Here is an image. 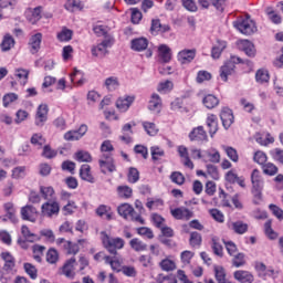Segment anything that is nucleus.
I'll list each match as a JSON object with an SVG mask.
<instances>
[{"instance_id": "4be33fe9", "label": "nucleus", "mask_w": 283, "mask_h": 283, "mask_svg": "<svg viewBox=\"0 0 283 283\" xmlns=\"http://www.w3.org/2000/svg\"><path fill=\"white\" fill-rule=\"evenodd\" d=\"M234 280L241 283H253V274L249 271L239 270L234 272Z\"/></svg>"}, {"instance_id": "393cba45", "label": "nucleus", "mask_w": 283, "mask_h": 283, "mask_svg": "<svg viewBox=\"0 0 283 283\" xmlns=\"http://www.w3.org/2000/svg\"><path fill=\"white\" fill-rule=\"evenodd\" d=\"M149 45V40L146 38H137L132 40V50L135 52H143Z\"/></svg>"}, {"instance_id": "ea45409f", "label": "nucleus", "mask_w": 283, "mask_h": 283, "mask_svg": "<svg viewBox=\"0 0 283 283\" xmlns=\"http://www.w3.org/2000/svg\"><path fill=\"white\" fill-rule=\"evenodd\" d=\"M129 244L134 251H137V252L147 251V244L142 240H139L138 238L132 239Z\"/></svg>"}, {"instance_id": "bb28decb", "label": "nucleus", "mask_w": 283, "mask_h": 283, "mask_svg": "<svg viewBox=\"0 0 283 283\" xmlns=\"http://www.w3.org/2000/svg\"><path fill=\"white\" fill-rule=\"evenodd\" d=\"M206 123L209 129V134L211 138H213V135L218 133V117L216 115H209Z\"/></svg>"}, {"instance_id": "0eeeda50", "label": "nucleus", "mask_w": 283, "mask_h": 283, "mask_svg": "<svg viewBox=\"0 0 283 283\" xmlns=\"http://www.w3.org/2000/svg\"><path fill=\"white\" fill-rule=\"evenodd\" d=\"M41 209L43 216H46V218H52V216H59V212L61 211V206H59L56 199H53L51 201L44 202Z\"/></svg>"}, {"instance_id": "7ed1b4c3", "label": "nucleus", "mask_w": 283, "mask_h": 283, "mask_svg": "<svg viewBox=\"0 0 283 283\" xmlns=\"http://www.w3.org/2000/svg\"><path fill=\"white\" fill-rule=\"evenodd\" d=\"M238 63H242V59L233 55L220 67V78L227 83L229 81V76H233L235 74V65Z\"/></svg>"}, {"instance_id": "c03bdc74", "label": "nucleus", "mask_w": 283, "mask_h": 283, "mask_svg": "<svg viewBox=\"0 0 283 283\" xmlns=\"http://www.w3.org/2000/svg\"><path fill=\"white\" fill-rule=\"evenodd\" d=\"M222 149L226 151L228 158L232 160V163H238L240 157L238 156V150L231 146H222Z\"/></svg>"}, {"instance_id": "9d476101", "label": "nucleus", "mask_w": 283, "mask_h": 283, "mask_svg": "<svg viewBox=\"0 0 283 283\" xmlns=\"http://www.w3.org/2000/svg\"><path fill=\"white\" fill-rule=\"evenodd\" d=\"M87 134V125L82 124L77 130H69L64 134V140H81Z\"/></svg>"}, {"instance_id": "1a4fd4ad", "label": "nucleus", "mask_w": 283, "mask_h": 283, "mask_svg": "<svg viewBox=\"0 0 283 283\" xmlns=\"http://www.w3.org/2000/svg\"><path fill=\"white\" fill-rule=\"evenodd\" d=\"M170 213L175 220H185L189 222L191 218H193V211L189 210V208L179 207L170 210Z\"/></svg>"}, {"instance_id": "c756f323", "label": "nucleus", "mask_w": 283, "mask_h": 283, "mask_svg": "<svg viewBox=\"0 0 283 283\" xmlns=\"http://www.w3.org/2000/svg\"><path fill=\"white\" fill-rule=\"evenodd\" d=\"M211 249L214 255H218L219 258H222V255H224L222 244L220 243V238H211Z\"/></svg>"}, {"instance_id": "412c9836", "label": "nucleus", "mask_w": 283, "mask_h": 283, "mask_svg": "<svg viewBox=\"0 0 283 283\" xmlns=\"http://www.w3.org/2000/svg\"><path fill=\"white\" fill-rule=\"evenodd\" d=\"M252 189H264V179L260 170L254 169L251 174Z\"/></svg>"}, {"instance_id": "4468645a", "label": "nucleus", "mask_w": 283, "mask_h": 283, "mask_svg": "<svg viewBox=\"0 0 283 283\" xmlns=\"http://www.w3.org/2000/svg\"><path fill=\"white\" fill-rule=\"evenodd\" d=\"M239 50L244 52L247 56L253 57L255 56V45L249 40H241L237 43Z\"/></svg>"}, {"instance_id": "a211bd4d", "label": "nucleus", "mask_w": 283, "mask_h": 283, "mask_svg": "<svg viewBox=\"0 0 283 283\" xmlns=\"http://www.w3.org/2000/svg\"><path fill=\"white\" fill-rule=\"evenodd\" d=\"M134 135V130L132 129V124H125L122 127V135L119 136V140L122 143H125V145H129V143H133L132 136Z\"/></svg>"}, {"instance_id": "13d9d810", "label": "nucleus", "mask_w": 283, "mask_h": 283, "mask_svg": "<svg viewBox=\"0 0 283 283\" xmlns=\"http://www.w3.org/2000/svg\"><path fill=\"white\" fill-rule=\"evenodd\" d=\"M41 7H36L33 9L31 15L28 18V20L34 25L38 21H41Z\"/></svg>"}, {"instance_id": "79ce46f5", "label": "nucleus", "mask_w": 283, "mask_h": 283, "mask_svg": "<svg viewBox=\"0 0 283 283\" xmlns=\"http://www.w3.org/2000/svg\"><path fill=\"white\" fill-rule=\"evenodd\" d=\"M4 211L7 213V218H9L11 222H18L17 216L14 214L15 213L14 203L12 202L4 203Z\"/></svg>"}, {"instance_id": "9b49d317", "label": "nucleus", "mask_w": 283, "mask_h": 283, "mask_svg": "<svg viewBox=\"0 0 283 283\" xmlns=\"http://www.w3.org/2000/svg\"><path fill=\"white\" fill-rule=\"evenodd\" d=\"M48 112H50V108L48 107V104H41L38 107L36 114H35V125L38 127H43L48 120Z\"/></svg>"}, {"instance_id": "72a5a7b5", "label": "nucleus", "mask_w": 283, "mask_h": 283, "mask_svg": "<svg viewBox=\"0 0 283 283\" xmlns=\"http://www.w3.org/2000/svg\"><path fill=\"white\" fill-rule=\"evenodd\" d=\"M104 85L108 92H115L117 87H120V82H118V77L111 76L105 80Z\"/></svg>"}, {"instance_id": "7c9ffc66", "label": "nucleus", "mask_w": 283, "mask_h": 283, "mask_svg": "<svg viewBox=\"0 0 283 283\" xmlns=\"http://www.w3.org/2000/svg\"><path fill=\"white\" fill-rule=\"evenodd\" d=\"M214 277L218 283H230L227 280V272L224 271V268H222L220 265L214 266Z\"/></svg>"}, {"instance_id": "f3484780", "label": "nucleus", "mask_w": 283, "mask_h": 283, "mask_svg": "<svg viewBox=\"0 0 283 283\" xmlns=\"http://www.w3.org/2000/svg\"><path fill=\"white\" fill-rule=\"evenodd\" d=\"M203 161L205 163H220V151L216 148H210L203 151Z\"/></svg>"}, {"instance_id": "f8f14e48", "label": "nucleus", "mask_w": 283, "mask_h": 283, "mask_svg": "<svg viewBox=\"0 0 283 283\" xmlns=\"http://www.w3.org/2000/svg\"><path fill=\"white\" fill-rule=\"evenodd\" d=\"M39 212L34 206H24L21 208L22 220H28L29 222H36Z\"/></svg>"}, {"instance_id": "e433bc0d", "label": "nucleus", "mask_w": 283, "mask_h": 283, "mask_svg": "<svg viewBox=\"0 0 283 283\" xmlns=\"http://www.w3.org/2000/svg\"><path fill=\"white\" fill-rule=\"evenodd\" d=\"M161 271L169 273L170 271H176V262L170 259H164L159 262Z\"/></svg>"}, {"instance_id": "e2e57ef3", "label": "nucleus", "mask_w": 283, "mask_h": 283, "mask_svg": "<svg viewBox=\"0 0 283 283\" xmlns=\"http://www.w3.org/2000/svg\"><path fill=\"white\" fill-rule=\"evenodd\" d=\"M170 180L175 182V185H185V175L180 171H175L170 175Z\"/></svg>"}, {"instance_id": "c9c22d12", "label": "nucleus", "mask_w": 283, "mask_h": 283, "mask_svg": "<svg viewBox=\"0 0 283 283\" xmlns=\"http://www.w3.org/2000/svg\"><path fill=\"white\" fill-rule=\"evenodd\" d=\"M12 48H14V38L10 34L4 35L1 43L2 52H9V50H12Z\"/></svg>"}, {"instance_id": "a19ab883", "label": "nucleus", "mask_w": 283, "mask_h": 283, "mask_svg": "<svg viewBox=\"0 0 283 283\" xmlns=\"http://www.w3.org/2000/svg\"><path fill=\"white\" fill-rule=\"evenodd\" d=\"M74 158L77 163H92V155L85 150H78L75 153Z\"/></svg>"}, {"instance_id": "4c0bfd02", "label": "nucleus", "mask_w": 283, "mask_h": 283, "mask_svg": "<svg viewBox=\"0 0 283 283\" xmlns=\"http://www.w3.org/2000/svg\"><path fill=\"white\" fill-rule=\"evenodd\" d=\"M150 32L157 34V32H169V25H164L160 23V20H153Z\"/></svg>"}, {"instance_id": "2f4dec72", "label": "nucleus", "mask_w": 283, "mask_h": 283, "mask_svg": "<svg viewBox=\"0 0 283 283\" xmlns=\"http://www.w3.org/2000/svg\"><path fill=\"white\" fill-rule=\"evenodd\" d=\"M40 193H41L42 198H44V200H46V201L56 200V197L54 196V188H52V187L41 186Z\"/></svg>"}, {"instance_id": "c85d7f7f", "label": "nucleus", "mask_w": 283, "mask_h": 283, "mask_svg": "<svg viewBox=\"0 0 283 283\" xmlns=\"http://www.w3.org/2000/svg\"><path fill=\"white\" fill-rule=\"evenodd\" d=\"M202 103L207 109H213L220 105V99L216 95L208 94L203 97Z\"/></svg>"}, {"instance_id": "8fccbe9b", "label": "nucleus", "mask_w": 283, "mask_h": 283, "mask_svg": "<svg viewBox=\"0 0 283 283\" xmlns=\"http://www.w3.org/2000/svg\"><path fill=\"white\" fill-rule=\"evenodd\" d=\"M44 251L45 247L39 244L33 245V260H35V262H41L43 260Z\"/></svg>"}, {"instance_id": "f257e3e1", "label": "nucleus", "mask_w": 283, "mask_h": 283, "mask_svg": "<svg viewBox=\"0 0 283 283\" xmlns=\"http://www.w3.org/2000/svg\"><path fill=\"white\" fill-rule=\"evenodd\" d=\"M117 212L124 220H130L132 222H139V224H145V219L140 217V213L134 210V207L129 203H122L117 208Z\"/></svg>"}, {"instance_id": "20e7f679", "label": "nucleus", "mask_w": 283, "mask_h": 283, "mask_svg": "<svg viewBox=\"0 0 283 283\" xmlns=\"http://www.w3.org/2000/svg\"><path fill=\"white\" fill-rule=\"evenodd\" d=\"M102 242L112 255H116V249H123L125 247V240L122 238H109L105 232H102Z\"/></svg>"}, {"instance_id": "052dcab7", "label": "nucleus", "mask_w": 283, "mask_h": 283, "mask_svg": "<svg viewBox=\"0 0 283 283\" xmlns=\"http://www.w3.org/2000/svg\"><path fill=\"white\" fill-rule=\"evenodd\" d=\"M76 202L67 201V203L62 208L64 216H72L76 211Z\"/></svg>"}, {"instance_id": "3c124183", "label": "nucleus", "mask_w": 283, "mask_h": 283, "mask_svg": "<svg viewBox=\"0 0 283 283\" xmlns=\"http://www.w3.org/2000/svg\"><path fill=\"white\" fill-rule=\"evenodd\" d=\"M23 269L25 273L31 277V280H36L38 277V270L32 263H24Z\"/></svg>"}, {"instance_id": "a18cd8bd", "label": "nucleus", "mask_w": 283, "mask_h": 283, "mask_svg": "<svg viewBox=\"0 0 283 283\" xmlns=\"http://www.w3.org/2000/svg\"><path fill=\"white\" fill-rule=\"evenodd\" d=\"M28 76H30V71L25 69H18L15 70V77L22 85H25L28 83Z\"/></svg>"}, {"instance_id": "ddd939ff", "label": "nucleus", "mask_w": 283, "mask_h": 283, "mask_svg": "<svg viewBox=\"0 0 283 283\" xmlns=\"http://www.w3.org/2000/svg\"><path fill=\"white\" fill-rule=\"evenodd\" d=\"M220 118L224 129H229V127H231L235 120V117H233V111L228 107L222 108Z\"/></svg>"}, {"instance_id": "5fc2aeb1", "label": "nucleus", "mask_w": 283, "mask_h": 283, "mask_svg": "<svg viewBox=\"0 0 283 283\" xmlns=\"http://www.w3.org/2000/svg\"><path fill=\"white\" fill-rule=\"evenodd\" d=\"M171 90H174V82L171 81L161 82L157 87V92L161 94H167V92H171Z\"/></svg>"}, {"instance_id": "cd10ccee", "label": "nucleus", "mask_w": 283, "mask_h": 283, "mask_svg": "<svg viewBox=\"0 0 283 283\" xmlns=\"http://www.w3.org/2000/svg\"><path fill=\"white\" fill-rule=\"evenodd\" d=\"M199 4L201 6V8H209V6H213L217 10H219V12H222L224 10V8L222 6H224V0H199Z\"/></svg>"}, {"instance_id": "09e8293b", "label": "nucleus", "mask_w": 283, "mask_h": 283, "mask_svg": "<svg viewBox=\"0 0 283 283\" xmlns=\"http://www.w3.org/2000/svg\"><path fill=\"white\" fill-rule=\"evenodd\" d=\"M226 48H227V42L219 41L218 45L212 48V52H211L212 59H218L222 54V52Z\"/></svg>"}, {"instance_id": "423d86ee", "label": "nucleus", "mask_w": 283, "mask_h": 283, "mask_svg": "<svg viewBox=\"0 0 283 283\" xmlns=\"http://www.w3.org/2000/svg\"><path fill=\"white\" fill-rule=\"evenodd\" d=\"M98 164L102 174H107V171L112 174L116 171V165L114 164V158L112 157V154H103L98 160Z\"/></svg>"}, {"instance_id": "864d4df0", "label": "nucleus", "mask_w": 283, "mask_h": 283, "mask_svg": "<svg viewBox=\"0 0 283 283\" xmlns=\"http://www.w3.org/2000/svg\"><path fill=\"white\" fill-rule=\"evenodd\" d=\"M143 127L148 136H156V134H158V127L151 122H144Z\"/></svg>"}, {"instance_id": "603ef678", "label": "nucleus", "mask_w": 283, "mask_h": 283, "mask_svg": "<svg viewBox=\"0 0 283 283\" xmlns=\"http://www.w3.org/2000/svg\"><path fill=\"white\" fill-rule=\"evenodd\" d=\"M271 220H268L264 224V231H265V235L270 239V240H277V232L274 231L273 228H271Z\"/></svg>"}, {"instance_id": "6e6d98bb", "label": "nucleus", "mask_w": 283, "mask_h": 283, "mask_svg": "<svg viewBox=\"0 0 283 283\" xmlns=\"http://www.w3.org/2000/svg\"><path fill=\"white\" fill-rule=\"evenodd\" d=\"M189 243L190 247H200L202 244V235L198 232H191Z\"/></svg>"}, {"instance_id": "aec40b11", "label": "nucleus", "mask_w": 283, "mask_h": 283, "mask_svg": "<svg viewBox=\"0 0 283 283\" xmlns=\"http://www.w3.org/2000/svg\"><path fill=\"white\" fill-rule=\"evenodd\" d=\"M177 59L182 64L191 63V61L196 59V49L180 51L177 55Z\"/></svg>"}, {"instance_id": "f03ea898", "label": "nucleus", "mask_w": 283, "mask_h": 283, "mask_svg": "<svg viewBox=\"0 0 283 283\" xmlns=\"http://www.w3.org/2000/svg\"><path fill=\"white\" fill-rule=\"evenodd\" d=\"M233 25L241 34L251 36L258 32V27H255V21L251 20V15L247 14L245 19L238 20L233 22Z\"/></svg>"}, {"instance_id": "37998d69", "label": "nucleus", "mask_w": 283, "mask_h": 283, "mask_svg": "<svg viewBox=\"0 0 283 283\" xmlns=\"http://www.w3.org/2000/svg\"><path fill=\"white\" fill-rule=\"evenodd\" d=\"M109 207L102 205L96 209V213L97 216H99L101 218H103V216H105L106 220H112V218L114 217V213L109 211Z\"/></svg>"}, {"instance_id": "0e129e2a", "label": "nucleus", "mask_w": 283, "mask_h": 283, "mask_svg": "<svg viewBox=\"0 0 283 283\" xmlns=\"http://www.w3.org/2000/svg\"><path fill=\"white\" fill-rule=\"evenodd\" d=\"M263 172L266 174V176H275V174H277V166L272 163H268L263 165Z\"/></svg>"}, {"instance_id": "5701e85b", "label": "nucleus", "mask_w": 283, "mask_h": 283, "mask_svg": "<svg viewBox=\"0 0 283 283\" xmlns=\"http://www.w3.org/2000/svg\"><path fill=\"white\" fill-rule=\"evenodd\" d=\"M161 107H163V99H160V95L154 93L150 97L148 109H150V112H156L158 114Z\"/></svg>"}, {"instance_id": "58836bf2", "label": "nucleus", "mask_w": 283, "mask_h": 283, "mask_svg": "<svg viewBox=\"0 0 283 283\" xmlns=\"http://www.w3.org/2000/svg\"><path fill=\"white\" fill-rule=\"evenodd\" d=\"M232 231H234V233H238L239 235H242L243 233H247V231H249V226L242 221H235L232 223Z\"/></svg>"}, {"instance_id": "a878e982", "label": "nucleus", "mask_w": 283, "mask_h": 283, "mask_svg": "<svg viewBox=\"0 0 283 283\" xmlns=\"http://www.w3.org/2000/svg\"><path fill=\"white\" fill-rule=\"evenodd\" d=\"M1 258L4 261L3 270L4 271H12L15 266L14 256L10 252H2Z\"/></svg>"}, {"instance_id": "6e6552de", "label": "nucleus", "mask_w": 283, "mask_h": 283, "mask_svg": "<svg viewBox=\"0 0 283 283\" xmlns=\"http://www.w3.org/2000/svg\"><path fill=\"white\" fill-rule=\"evenodd\" d=\"M74 266H76V258L73 256L64 262L63 266L60 269V275H65L69 280H74L76 275Z\"/></svg>"}, {"instance_id": "b1692460", "label": "nucleus", "mask_w": 283, "mask_h": 283, "mask_svg": "<svg viewBox=\"0 0 283 283\" xmlns=\"http://www.w3.org/2000/svg\"><path fill=\"white\" fill-rule=\"evenodd\" d=\"M190 140H198L203 142L207 140V132L205 130V127L198 126L189 134Z\"/></svg>"}, {"instance_id": "6ab92c4d", "label": "nucleus", "mask_w": 283, "mask_h": 283, "mask_svg": "<svg viewBox=\"0 0 283 283\" xmlns=\"http://www.w3.org/2000/svg\"><path fill=\"white\" fill-rule=\"evenodd\" d=\"M41 41H43V34L41 33H35L34 35L31 36L29 41L31 54H36V52L41 50Z\"/></svg>"}, {"instance_id": "473e14b6", "label": "nucleus", "mask_w": 283, "mask_h": 283, "mask_svg": "<svg viewBox=\"0 0 283 283\" xmlns=\"http://www.w3.org/2000/svg\"><path fill=\"white\" fill-rule=\"evenodd\" d=\"M63 249L66 251L67 255H76L81 251L78 243H74L72 241H66L63 244Z\"/></svg>"}, {"instance_id": "69168bd1", "label": "nucleus", "mask_w": 283, "mask_h": 283, "mask_svg": "<svg viewBox=\"0 0 283 283\" xmlns=\"http://www.w3.org/2000/svg\"><path fill=\"white\" fill-rule=\"evenodd\" d=\"M72 30L63 29L60 33H57L59 41H72Z\"/></svg>"}, {"instance_id": "39448f33", "label": "nucleus", "mask_w": 283, "mask_h": 283, "mask_svg": "<svg viewBox=\"0 0 283 283\" xmlns=\"http://www.w3.org/2000/svg\"><path fill=\"white\" fill-rule=\"evenodd\" d=\"M112 45H114V38L106 35L102 43L92 48L93 56L105 59L107 56V48H112Z\"/></svg>"}, {"instance_id": "2eb2a0df", "label": "nucleus", "mask_w": 283, "mask_h": 283, "mask_svg": "<svg viewBox=\"0 0 283 283\" xmlns=\"http://www.w3.org/2000/svg\"><path fill=\"white\" fill-rule=\"evenodd\" d=\"M134 101H136L135 96L126 95L124 97H119L116 101V107L120 112H127V109H129V107H132V103H134Z\"/></svg>"}, {"instance_id": "f704fd0d", "label": "nucleus", "mask_w": 283, "mask_h": 283, "mask_svg": "<svg viewBox=\"0 0 283 283\" xmlns=\"http://www.w3.org/2000/svg\"><path fill=\"white\" fill-rule=\"evenodd\" d=\"M159 56L164 63H169V61H171V49L165 44H161L159 46Z\"/></svg>"}, {"instance_id": "338daca9", "label": "nucleus", "mask_w": 283, "mask_h": 283, "mask_svg": "<svg viewBox=\"0 0 283 283\" xmlns=\"http://www.w3.org/2000/svg\"><path fill=\"white\" fill-rule=\"evenodd\" d=\"M137 180H140V172H138V169L136 168H129L128 182H132L134 185Z\"/></svg>"}, {"instance_id": "dca6fc26", "label": "nucleus", "mask_w": 283, "mask_h": 283, "mask_svg": "<svg viewBox=\"0 0 283 283\" xmlns=\"http://www.w3.org/2000/svg\"><path fill=\"white\" fill-rule=\"evenodd\" d=\"M80 177L85 180V182H90L91 185L96 182V178H94V175H92V167H90L87 164L81 166Z\"/></svg>"}, {"instance_id": "4d7b16f0", "label": "nucleus", "mask_w": 283, "mask_h": 283, "mask_svg": "<svg viewBox=\"0 0 283 283\" xmlns=\"http://www.w3.org/2000/svg\"><path fill=\"white\" fill-rule=\"evenodd\" d=\"M270 156L280 165H283V149L282 148H274L270 151Z\"/></svg>"}, {"instance_id": "774afa93", "label": "nucleus", "mask_w": 283, "mask_h": 283, "mask_svg": "<svg viewBox=\"0 0 283 283\" xmlns=\"http://www.w3.org/2000/svg\"><path fill=\"white\" fill-rule=\"evenodd\" d=\"M270 211L277 218V220H283V210L276 205L271 203L269 206Z\"/></svg>"}, {"instance_id": "680f3d73", "label": "nucleus", "mask_w": 283, "mask_h": 283, "mask_svg": "<svg viewBox=\"0 0 283 283\" xmlns=\"http://www.w3.org/2000/svg\"><path fill=\"white\" fill-rule=\"evenodd\" d=\"M255 78L258 83H269V71L266 70H259L255 74Z\"/></svg>"}, {"instance_id": "de8ad7c7", "label": "nucleus", "mask_w": 283, "mask_h": 283, "mask_svg": "<svg viewBox=\"0 0 283 283\" xmlns=\"http://www.w3.org/2000/svg\"><path fill=\"white\" fill-rule=\"evenodd\" d=\"M19 101V95L15 93H7L2 98L3 107H9L12 103Z\"/></svg>"}, {"instance_id": "49530a36", "label": "nucleus", "mask_w": 283, "mask_h": 283, "mask_svg": "<svg viewBox=\"0 0 283 283\" xmlns=\"http://www.w3.org/2000/svg\"><path fill=\"white\" fill-rule=\"evenodd\" d=\"M117 193H118L119 198L128 199V198H132L134 190H132V188H129V186H118Z\"/></svg>"}, {"instance_id": "bf43d9fd", "label": "nucleus", "mask_w": 283, "mask_h": 283, "mask_svg": "<svg viewBox=\"0 0 283 283\" xmlns=\"http://www.w3.org/2000/svg\"><path fill=\"white\" fill-rule=\"evenodd\" d=\"M45 144V137L41 134H33L31 137V145H34V147L41 148L42 145Z\"/></svg>"}]
</instances>
